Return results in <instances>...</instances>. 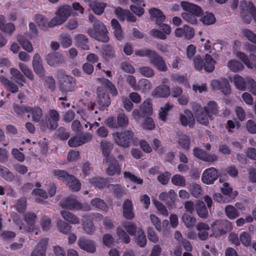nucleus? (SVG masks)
<instances>
[{
	"label": "nucleus",
	"mask_w": 256,
	"mask_h": 256,
	"mask_svg": "<svg viewBox=\"0 0 256 256\" xmlns=\"http://www.w3.org/2000/svg\"><path fill=\"white\" fill-rule=\"evenodd\" d=\"M88 4L94 12L97 15L102 14L106 6V4L104 2H97L96 0H83Z\"/></svg>",
	"instance_id": "obj_24"
},
{
	"label": "nucleus",
	"mask_w": 256,
	"mask_h": 256,
	"mask_svg": "<svg viewBox=\"0 0 256 256\" xmlns=\"http://www.w3.org/2000/svg\"><path fill=\"white\" fill-rule=\"evenodd\" d=\"M182 220L187 228H192L196 224V218L187 214H184L182 216Z\"/></svg>",
	"instance_id": "obj_54"
},
{
	"label": "nucleus",
	"mask_w": 256,
	"mask_h": 256,
	"mask_svg": "<svg viewBox=\"0 0 256 256\" xmlns=\"http://www.w3.org/2000/svg\"><path fill=\"white\" fill-rule=\"evenodd\" d=\"M150 64L155 66L160 70L165 72L168 70L164 60L156 52H153V55L151 56Z\"/></svg>",
	"instance_id": "obj_23"
},
{
	"label": "nucleus",
	"mask_w": 256,
	"mask_h": 256,
	"mask_svg": "<svg viewBox=\"0 0 256 256\" xmlns=\"http://www.w3.org/2000/svg\"><path fill=\"white\" fill-rule=\"evenodd\" d=\"M57 75L59 88L62 92H72L74 90L76 84L72 77L66 74L63 71L58 72Z\"/></svg>",
	"instance_id": "obj_7"
},
{
	"label": "nucleus",
	"mask_w": 256,
	"mask_h": 256,
	"mask_svg": "<svg viewBox=\"0 0 256 256\" xmlns=\"http://www.w3.org/2000/svg\"><path fill=\"white\" fill-rule=\"evenodd\" d=\"M60 206L62 208H67L70 210H90V206H82L81 203L77 201L74 196H70L66 198L61 202Z\"/></svg>",
	"instance_id": "obj_10"
},
{
	"label": "nucleus",
	"mask_w": 256,
	"mask_h": 256,
	"mask_svg": "<svg viewBox=\"0 0 256 256\" xmlns=\"http://www.w3.org/2000/svg\"><path fill=\"white\" fill-rule=\"evenodd\" d=\"M211 228L212 232V235L216 238L219 237L223 234H224V228L221 226L216 224V221L211 224Z\"/></svg>",
	"instance_id": "obj_61"
},
{
	"label": "nucleus",
	"mask_w": 256,
	"mask_h": 256,
	"mask_svg": "<svg viewBox=\"0 0 256 256\" xmlns=\"http://www.w3.org/2000/svg\"><path fill=\"white\" fill-rule=\"evenodd\" d=\"M60 214L65 220L71 224H78L80 223L79 218L70 212L62 210Z\"/></svg>",
	"instance_id": "obj_36"
},
{
	"label": "nucleus",
	"mask_w": 256,
	"mask_h": 256,
	"mask_svg": "<svg viewBox=\"0 0 256 256\" xmlns=\"http://www.w3.org/2000/svg\"><path fill=\"white\" fill-rule=\"evenodd\" d=\"M136 242L140 247H144L146 244V238L144 232L142 229H138V230Z\"/></svg>",
	"instance_id": "obj_62"
},
{
	"label": "nucleus",
	"mask_w": 256,
	"mask_h": 256,
	"mask_svg": "<svg viewBox=\"0 0 256 256\" xmlns=\"http://www.w3.org/2000/svg\"><path fill=\"white\" fill-rule=\"evenodd\" d=\"M28 117H31L32 121L35 122H40L42 116V110L39 106H34V107L29 106L28 112Z\"/></svg>",
	"instance_id": "obj_31"
},
{
	"label": "nucleus",
	"mask_w": 256,
	"mask_h": 256,
	"mask_svg": "<svg viewBox=\"0 0 256 256\" xmlns=\"http://www.w3.org/2000/svg\"><path fill=\"white\" fill-rule=\"evenodd\" d=\"M32 194V196H36L35 198V200L38 202H42L44 200L48 198L46 192L40 188H36L34 190Z\"/></svg>",
	"instance_id": "obj_45"
},
{
	"label": "nucleus",
	"mask_w": 256,
	"mask_h": 256,
	"mask_svg": "<svg viewBox=\"0 0 256 256\" xmlns=\"http://www.w3.org/2000/svg\"><path fill=\"white\" fill-rule=\"evenodd\" d=\"M71 7L64 5L58 8L55 12L56 16L50 22V28L64 24L70 15Z\"/></svg>",
	"instance_id": "obj_5"
},
{
	"label": "nucleus",
	"mask_w": 256,
	"mask_h": 256,
	"mask_svg": "<svg viewBox=\"0 0 256 256\" xmlns=\"http://www.w3.org/2000/svg\"><path fill=\"white\" fill-rule=\"evenodd\" d=\"M180 120L182 125L192 127L194 125V120L192 112L188 110H184V112L180 116Z\"/></svg>",
	"instance_id": "obj_28"
},
{
	"label": "nucleus",
	"mask_w": 256,
	"mask_h": 256,
	"mask_svg": "<svg viewBox=\"0 0 256 256\" xmlns=\"http://www.w3.org/2000/svg\"><path fill=\"white\" fill-rule=\"evenodd\" d=\"M225 212L227 217L230 220H234L239 216L238 210L231 205H228L225 208Z\"/></svg>",
	"instance_id": "obj_49"
},
{
	"label": "nucleus",
	"mask_w": 256,
	"mask_h": 256,
	"mask_svg": "<svg viewBox=\"0 0 256 256\" xmlns=\"http://www.w3.org/2000/svg\"><path fill=\"white\" fill-rule=\"evenodd\" d=\"M193 110L196 120L199 123L205 126L208 124V116L200 104H195L193 106Z\"/></svg>",
	"instance_id": "obj_16"
},
{
	"label": "nucleus",
	"mask_w": 256,
	"mask_h": 256,
	"mask_svg": "<svg viewBox=\"0 0 256 256\" xmlns=\"http://www.w3.org/2000/svg\"><path fill=\"white\" fill-rule=\"evenodd\" d=\"M48 242V238L40 240L36 248L31 252L30 256H46V246Z\"/></svg>",
	"instance_id": "obj_22"
},
{
	"label": "nucleus",
	"mask_w": 256,
	"mask_h": 256,
	"mask_svg": "<svg viewBox=\"0 0 256 256\" xmlns=\"http://www.w3.org/2000/svg\"><path fill=\"white\" fill-rule=\"evenodd\" d=\"M210 86L214 90H220L225 95L229 94L231 92L228 81L226 78L212 80Z\"/></svg>",
	"instance_id": "obj_13"
},
{
	"label": "nucleus",
	"mask_w": 256,
	"mask_h": 256,
	"mask_svg": "<svg viewBox=\"0 0 256 256\" xmlns=\"http://www.w3.org/2000/svg\"><path fill=\"white\" fill-rule=\"evenodd\" d=\"M218 172L214 168L206 169L203 172L202 176V182L206 184H210L218 178Z\"/></svg>",
	"instance_id": "obj_15"
},
{
	"label": "nucleus",
	"mask_w": 256,
	"mask_h": 256,
	"mask_svg": "<svg viewBox=\"0 0 256 256\" xmlns=\"http://www.w3.org/2000/svg\"><path fill=\"white\" fill-rule=\"evenodd\" d=\"M59 114L54 110H50L46 116V122L47 126L50 129H55L58 126Z\"/></svg>",
	"instance_id": "obj_18"
},
{
	"label": "nucleus",
	"mask_w": 256,
	"mask_h": 256,
	"mask_svg": "<svg viewBox=\"0 0 256 256\" xmlns=\"http://www.w3.org/2000/svg\"><path fill=\"white\" fill-rule=\"evenodd\" d=\"M241 46V42L238 40H235L234 42L233 52L236 56L239 58L246 66L248 68H253L254 64L250 62L249 57L244 53L239 52L238 50Z\"/></svg>",
	"instance_id": "obj_12"
},
{
	"label": "nucleus",
	"mask_w": 256,
	"mask_h": 256,
	"mask_svg": "<svg viewBox=\"0 0 256 256\" xmlns=\"http://www.w3.org/2000/svg\"><path fill=\"white\" fill-rule=\"evenodd\" d=\"M196 229L198 231V236L200 240H204L208 238L210 226L208 224L198 223L196 226Z\"/></svg>",
	"instance_id": "obj_33"
},
{
	"label": "nucleus",
	"mask_w": 256,
	"mask_h": 256,
	"mask_svg": "<svg viewBox=\"0 0 256 256\" xmlns=\"http://www.w3.org/2000/svg\"><path fill=\"white\" fill-rule=\"evenodd\" d=\"M60 42L62 47L68 48L70 46L72 43V40L70 35L67 34H62L60 36Z\"/></svg>",
	"instance_id": "obj_55"
},
{
	"label": "nucleus",
	"mask_w": 256,
	"mask_h": 256,
	"mask_svg": "<svg viewBox=\"0 0 256 256\" xmlns=\"http://www.w3.org/2000/svg\"><path fill=\"white\" fill-rule=\"evenodd\" d=\"M133 134L129 130H124L121 132H116L112 134L115 142L122 147L130 146V140L132 138Z\"/></svg>",
	"instance_id": "obj_11"
},
{
	"label": "nucleus",
	"mask_w": 256,
	"mask_h": 256,
	"mask_svg": "<svg viewBox=\"0 0 256 256\" xmlns=\"http://www.w3.org/2000/svg\"><path fill=\"white\" fill-rule=\"evenodd\" d=\"M149 13L157 25L162 23L165 20L166 17L160 10L152 8L149 10Z\"/></svg>",
	"instance_id": "obj_35"
},
{
	"label": "nucleus",
	"mask_w": 256,
	"mask_h": 256,
	"mask_svg": "<svg viewBox=\"0 0 256 256\" xmlns=\"http://www.w3.org/2000/svg\"><path fill=\"white\" fill-rule=\"evenodd\" d=\"M140 110L143 116H150L152 114V106L150 99L144 102L140 106Z\"/></svg>",
	"instance_id": "obj_42"
},
{
	"label": "nucleus",
	"mask_w": 256,
	"mask_h": 256,
	"mask_svg": "<svg viewBox=\"0 0 256 256\" xmlns=\"http://www.w3.org/2000/svg\"><path fill=\"white\" fill-rule=\"evenodd\" d=\"M178 142L184 149L188 150L189 148L190 139L186 135L178 134Z\"/></svg>",
	"instance_id": "obj_58"
},
{
	"label": "nucleus",
	"mask_w": 256,
	"mask_h": 256,
	"mask_svg": "<svg viewBox=\"0 0 256 256\" xmlns=\"http://www.w3.org/2000/svg\"><path fill=\"white\" fill-rule=\"evenodd\" d=\"M98 96V102L102 108L108 106L110 104V99L108 96L104 92V88L99 87L97 90Z\"/></svg>",
	"instance_id": "obj_30"
},
{
	"label": "nucleus",
	"mask_w": 256,
	"mask_h": 256,
	"mask_svg": "<svg viewBox=\"0 0 256 256\" xmlns=\"http://www.w3.org/2000/svg\"><path fill=\"white\" fill-rule=\"evenodd\" d=\"M221 192L224 194L228 196L231 199L235 198L238 194L236 191L232 192V188L230 186L228 182L222 184V186L221 187Z\"/></svg>",
	"instance_id": "obj_46"
},
{
	"label": "nucleus",
	"mask_w": 256,
	"mask_h": 256,
	"mask_svg": "<svg viewBox=\"0 0 256 256\" xmlns=\"http://www.w3.org/2000/svg\"><path fill=\"white\" fill-rule=\"evenodd\" d=\"M169 86L162 84L157 86L152 92V95L156 98H167L170 94Z\"/></svg>",
	"instance_id": "obj_29"
},
{
	"label": "nucleus",
	"mask_w": 256,
	"mask_h": 256,
	"mask_svg": "<svg viewBox=\"0 0 256 256\" xmlns=\"http://www.w3.org/2000/svg\"><path fill=\"white\" fill-rule=\"evenodd\" d=\"M34 20L38 27L42 30H46L48 28H50V22H48L46 18L42 15H36L34 18Z\"/></svg>",
	"instance_id": "obj_39"
},
{
	"label": "nucleus",
	"mask_w": 256,
	"mask_h": 256,
	"mask_svg": "<svg viewBox=\"0 0 256 256\" xmlns=\"http://www.w3.org/2000/svg\"><path fill=\"white\" fill-rule=\"evenodd\" d=\"M137 86V90H140L142 92L145 94L150 90L152 88V84L148 80L142 78L138 81Z\"/></svg>",
	"instance_id": "obj_41"
},
{
	"label": "nucleus",
	"mask_w": 256,
	"mask_h": 256,
	"mask_svg": "<svg viewBox=\"0 0 256 256\" xmlns=\"http://www.w3.org/2000/svg\"><path fill=\"white\" fill-rule=\"evenodd\" d=\"M174 35L178 38L184 36L186 39H190L194 36V30L192 28L186 24L182 28H176Z\"/></svg>",
	"instance_id": "obj_21"
},
{
	"label": "nucleus",
	"mask_w": 256,
	"mask_h": 256,
	"mask_svg": "<svg viewBox=\"0 0 256 256\" xmlns=\"http://www.w3.org/2000/svg\"><path fill=\"white\" fill-rule=\"evenodd\" d=\"M195 156L206 162H212L218 159L217 156L214 154H208L204 150L196 148L194 150Z\"/></svg>",
	"instance_id": "obj_25"
},
{
	"label": "nucleus",
	"mask_w": 256,
	"mask_h": 256,
	"mask_svg": "<svg viewBox=\"0 0 256 256\" xmlns=\"http://www.w3.org/2000/svg\"><path fill=\"white\" fill-rule=\"evenodd\" d=\"M172 182L178 186L184 187L186 184V180L185 178L180 174H176L172 178Z\"/></svg>",
	"instance_id": "obj_53"
},
{
	"label": "nucleus",
	"mask_w": 256,
	"mask_h": 256,
	"mask_svg": "<svg viewBox=\"0 0 256 256\" xmlns=\"http://www.w3.org/2000/svg\"><path fill=\"white\" fill-rule=\"evenodd\" d=\"M0 176L8 181H12L14 176L12 172L5 166L0 165Z\"/></svg>",
	"instance_id": "obj_57"
},
{
	"label": "nucleus",
	"mask_w": 256,
	"mask_h": 256,
	"mask_svg": "<svg viewBox=\"0 0 256 256\" xmlns=\"http://www.w3.org/2000/svg\"><path fill=\"white\" fill-rule=\"evenodd\" d=\"M200 21L204 25L210 26L216 22V18L213 14L206 12L204 15L200 18Z\"/></svg>",
	"instance_id": "obj_47"
},
{
	"label": "nucleus",
	"mask_w": 256,
	"mask_h": 256,
	"mask_svg": "<svg viewBox=\"0 0 256 256\" xmlns=\"http://www.w3.org/2000/svg\"><path fill=\"white\" fill-rule=\"evenodd\" d=\"M160 30L152 29L150 32L152 36L160 40H166L167 36L171 32V28L169 25L165 24H160Z\"/></svg>",
	"instance_id": "obj_14"
},
{
	"label": "nucleus",
	"mask_w": 256,
	"mask_h": 256,
	"mask_svg": "<svg viewBox=\"0 0 256 256\" xmlns=\"http://www.w3.org/2000/svg\"><path fill=\"white\" fill-rule=\"evenodd\" d=\"M0 82L4 86H6L8 90L12 93H15L18 92V86L6 78L1 76L0 77Z\"/></svg>",
	"instance_id": "obj_44"
},
{
	"label": "nucleus",
	"mask_w": 256,
	"mask_h": 256,
	"mask_svg": "<svg viewBox=\"0 0 256 256\" xmlns=\"http://www.w3.org/2000/svg\"><path fill=\"white\" fill-rule=\"evenodd\" d=\"M54 176L57 178L66 182L67 185L72 190L78 191L80 190L81 184L74 176L70 175L62 170H54Z\"/></svg>",
	"instance_id": "obj_3"
},
{
	"label": "nucleus",
	"mask_w": 256,
	"mask_h": 256,
	"mask_svg": "<svg viewBox=\"0 0 256 256\" xmlns=\"http://www.w3.org/2000/svg\"><path fill=\"white\" fill-rule=\"evenodd\" d=\"M18 66L20 71L26 77L30 80L34 79L32 72L28 66L22 62H19Z\"/></svg>",
	"instance_id": "obj_52"
},
{
	"label": "nucleus",
	"mask_w": 256,
	"mask_h": 256,
	"mask_svg": "<svg viewBox=\"0 0 256 256\" xmlns=\"http://www.w3.org/2000/svg\"><path fill=\"white\" fill-rule=\"evenodd\" d=\"M242 36L248 40L256 44V34L255 33L248 29L242 30Z\"/></svg>",
	"instance_id": "obj_64"
},
{
	"label": "nucleus",
	"mask_w": 256,
	"mask_h": 256,
	"mask_svg": "<svg viewBox=\"0 0 256 256\" xmlns=\"http://www.w3.org/2000/svg\"><path fill=\"white\" fill-rule=\"evenodd\" d=\"M97 80L102 84L106 86L112 95L116 96L118 92L116 88L108 80L104 78H98Z\"/></svg>",
	"instance_id": "obj_48"
},
{
	"label": "nucleus",
	"mask_w": 256,
	"mask_h": 256,
	"mask_svg": "<svg viewBox=\"0 0 256 256\" xmlns=\"http://www.w3.org/2000/svg\"><path fill=\"white\" fill-rule=\"evenodd\" d=\"M227 66L229 70L234 72H237L244 70V64L236 60H230L227 63Z\"/></svg>",
	"instance_id": "obj_38"
},
{
	"label": "nucleus",
	"mask_w": 256,
	"mask_h": 256,
	"mask_svg": "<svg viewBox=\"0 0 256 256\" xmlns=\"http://www.w3.org/2000/svg\"><path fill=\"white\" fill-rule=\"evenodd\" d=\"M240 13L242 19L246 24H250L252 18L256 22V9L252 3L243 0L240 5Z\"/></svg>",
	"instance_id": "obj_8"
},
{
	"label": "nucleus",
	"mask_w": 256,
	"mask_h": 256,
	"mask_svg": "<svg viewBox=\"0 0 256 256\" xmlns=\"http://www.w3.org/2000/svg\"><path fill=\"white\" fill-rule=\"evenodd\" d=\"M100 146L103 155L106 157V158H109L108 156L112 148V144L106 140H102L100 142Z\"/></svg>",
	"instance_id": "obj_59"
},
{
	"label": "nucleus",
	"mask_w": 256,
	"mask_h": 256,
	"mask_svg": "<svg viewBox=\"0 0 256 256\" xmlns=\"http://www.w3.org/2000/svg\"><path fill=\"white\" fill-rule=\"evenodd\" d=\"M203 109L208 114L210 119H212V114H216L218 113L217 104L214 101L210 102Z\"/></svg>",
	"instance_id": "obj_43"
},
{
	"label": "nucleus",
	"mask_w": 256,
	"mask_h": 256,
	"mask_svg": "<svg viewBox=\"0 0 256 256\" xmlns=\"http://www.w3.org/2000/svg\"><path fill=\"white\" fill-rule=\"evenodd\" d=\"M10 73L12 78H14L18 85L22 86L25 83L26 80L21 72L18 69L12 68L10 70Z\"/></svg>",
	"instance_id": "obj_34"
},
{
	"label": "nucleus",
	"mask_w": 256,
	"mask_h": 256,
	"mask_svg": "<svg viewBox=\"0 0 256 256\" xmlns=\"http://www.w3.org/2000/svg\"><path fill=\"white\" fill-rule=\"evenodd\" d=\"M195 68L199 70L204 68L207 72H212L215 68L216 61L209 54H206L204 60L200 56H196L194 59Z\"/></svg>",
	"instance_id": "obj_4"
},
{
	"label": "nucleus",
	"mask_w": 256,
	"mask_h": 256,
	"mask_svg": "<svg viewBox=\"0 0 256 256\" xmlns=\"http://www.w3.org/2000/svg\"><path fill=\"white\" fill-rule=\"evenodd\" d=\"M104 162L108 164V167L106 169V173L109 176L120 174L121 172V169L118 162L114 158L110 157L106 158Z\"/></svg>",
	"instance_id": "obj_17"
},
{
	"label": "nucleus",
	"mask_w": 256,
	"mask_h": 256,
	"mask_svg": "<svg viewBox=\"0 0 256 256\" xmlns=\"http://www.w3.org/2000/svg\"><path fill=\"white\" fill-rule=\"evenodd\" d=\"M108 188L118 197L120 198L126 194L124 189L119 184H109L108 186Z\"/></svg>",
	"instance_id": "obj_51"
},
{
	"label": "nucleus",
	"mask_w": 256,
	"mask_h": 256,
	"mask_svg": "<svg viewBox=\"0 0 256 256\" xmlns=\"http://www.w3.org/2000/svg\"><path fill=\"white\" fill-rule=\"evenodd\" d=\"M172 107L173 105L169 104H166L163 107H162L159 112L160 119L165 122L166 119L168 112Z\"/></svg>",
	"instance_id": "obj_60"
},
{
	"label": "nucleus",
	"mask_w": 256,
	"mask_h": 256,
	"mask_svg": "<svg viewBox=\"0 0 256 256\" xmlns=\"http://www.w3.org/2000/svg\"><path fill=\"white\" fill-rule=\"evenodd\" d=\"M180 6L184 12L181 14L182 18L186 22L196 24L198 23L196 18L200 17L203 14L204 11L202 8L194 3L188 1L182 0L180 2V6L178 4H174L171 10L172 11H178Z\"/></svg>",
	"instance_id": "obj_1"
},
{
	"label": "nucleus",
	"mask_w": 256,
	"mask_h": 256,
	"mask_svg": "<svg viewBox=\"0 0 256 256\" xmlns=\"http://www.w3.org/2000/svg\"><path fill=\"white\" fill-rule=\"evenodd\" d=\"M233 82L236 87L242 91L246 90V84L250 92L254 96H256V82L254 78L247 77L244 80L241 76L236 74L234 76Z\"/></svg>",
	"instance_id": "obj_6"
},
{
	"label": "nucleus",
	"mask_w": 256,
	"mask_h": 256,
	"mask_svg": "<svg viewBox=\"0 0 256 256\" xmlns=\"http://www.w3.org/2000/svg\"><path fill=\"white\" fill-rule=\"evenodd\" d=\"M36 219V216L34 213L27 212L24 215V220L27 224V226L25 227L23 224H21L20 220L14 219V221L19 226L20 230H24L29 232H32L36 231L35 234L38 233V230L35 226V222Z\"/></svg>",
	"instance_id": "obj_9"
},
{
	"label": "nucleus",
	"mask_w": 256,
	"mask_h": 256,
	"mask_svg": "<svg viewBox=\"0 0 256 256\" xmlns=\"http://www.w3.org/2000/svg\"><path fill=\"white\" fill-rule=\"evenodd\" d=\"M74 40L76 46L84 50H89V46L88 45V40L84 35L78 34L74 36Z\"/></svg>",
	"instance_id": "obj_37"
},
{
	"label": "nucleus",
	"mask_w": 256,
	"mask_h": 256,
	"mask_svg": "<svg viewBox=\"0 0 256 256\" xmlns=\"http://www.w3.org/2000/svg\"><path fill=\"white\" fill-rule=\"evenodd\" d=\"M64 56L58 52L50 53L46 56V60L50 66H56L64 61Z\"/></svg>",
	"instance_id": "obj_27"
},
{
	"label": "nucleus",
	"mask_w": 256,
	"mask_h": 256,
	"mask_svg": "<svg viewBox=\"0 0 256 256\" xmlns=\"http://www.w3.org/2000/svg\"><path fill=\"white\" fill-rule=\"evenodd\" d=\"M78 245L82 250L88 252L94 253L96 250V242L92 240L86 239L83 237L78 238Z\"/></svg>",
	"instance_id": "obj_19"
},
{
	"label": "nucleus",
	"mask_w": 256,
	"mask_h": 256,
	"mask_svg": "<svg viewBox=\"0 0 256 256\" xmlns=\"http://www.w3.org/2000/svg\"><path fill=\"white\" fill-rule=\"evenodd\" d=\"M159 199L164 201L168 206L174 204L177 198V194L174 190H170L168 192H162L159 195Z\"/></svg>",
	"instance_id": "obj_26"
},
{
	"label": "nucleus",
	"mask_w": 256,
	"mask_h": 256,
	"mask_svg": "<svg viewBox=\"0 0 256 256\" xmlns=\"http://www.w3.org/2000/svg\"><path fill=\"white\" fill-rule=\"evenodd\" d=\"M196 210L198 216L202 218H206L208 216V210L202 202L198 201L196 203Z\"/></svg>",
	"instance_id": "obj_50"
},
{
	"label": "nucleus",
	"mask_w": 256,
	"mask_h": 256,
	"mask_svg": "<svg viewBox=\"0 0 256 256\" xmlns=\"http://www.w3.org/2000/svg\"><path fill=\"white\" fill-rule=\"evenodd\" d=\"M92 136L90 134L82 136H76L71 138L68 142V144L70 147H76L80 146L83 144L90 141L92 139Z\"/></svg>",
	"instance_id": "obj_20"
},
{
	"label": "nucleus",
	"mask_w": 256,
	"mask_h": 256,
	"mask_svg": "<svg viewBox=\"0 0 256 256\" xmlns=\"http://www.w3.org/2000/svg\"><path fill=\"white\" fill-rule=\"evenodd\" d=\"M90 182L92 184L98 188H104L107 184L106 179L99 177L94 178L90 179Z\"/></svg>",
	"instance_id": "obj_56"
},
{
	"label": "nucleus",
	"mask_w": 256,
	"mask_h": 256,
	"mask_svg": "<svg viewBox=\"0 0 256 256\" xmlns=\"http://www.w3.org/2000/svg\"><path fill=\"white\" fill-rule=\"evenodd\" d=\"M123 216L128 220H132L134 216L133 212L132 202L130 200H126L123 204Z\"/></svg>",
	"instance_id": "obj_32"
},
{
	"label": "nucleus",
	"mask_w": 256,
	"mask_h": 256,
	"mask_svg": "<svg viewBox=\"0 0 256 256\" xmlns=\"http://www.w3.org/2000/svg\"><path fill=\"white\" fill-rule=\"evenodd\" d=\"M89 20L94 22L93 28L88 30V34L92 38L102 42H106L109 38L108 36V31L104 25L100 21L96 20L93 15L89 16Z\"/></svg>",
	"instance_id": "obj_2"
},
{
	"label": "nucleus",
	"mask_w": 256,
	"mask_h": 256,
	"mask_svg": "<svg viewBox=\"0 0 256 256\" xmlns=\"http://www.w3.org/2000/svg\"><path fill=\"white\" fill-rule=\"evenodd\" d=\"M16 39L24 50L28 52L33 51L34 49L32 43L26 40L24 36L20 34L16 36Z\"/></svg>",
	"instance_id": "obj_40"
},
{
	"label": "nucleus",
	"mask_w": 256,
	"mask_h": 256,
	"mask_svg": "<svg viewBox=\"0 0 256 256\" xmlns=\"http://www.w3.org/2000/svg\"><path fill=\"white\" fill-rule=\"evenodd\" d=\"M56 225L59 230L64 234H68L72 228L70 225L61 220L58 221Z\"/></svg>",
	"instance_id": "obj_63"
}]
</instances>
